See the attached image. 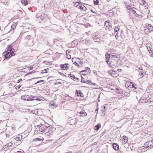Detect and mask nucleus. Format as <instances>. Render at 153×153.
<instances>
[{"label":"nucleus","instance_id":"54","mask_svg":"<svg viewBox=\"0 0 153 153\" xmlns=\"http://www.w3.org/2000/svg\"><path fill=\"white\" fill-rule=\"evenodd\" d=\"M117 71L119 72H121L122 71V70L120 69H117Z\"/></svg>","mask_w":153,"mask_h":153},{"label":"nucleus","instance_id":"31","mask_svg":"<svg viewBox=\"0 0 153 153\" xmlns=\"http://www.w3.org/2000/svg\"><path fill=\"white\" fill-rule=\"evenodd\" d=\"M126 4V8L127 9H128L130 10L129 12H130L131 11V10H132L133 9H134V8H132L131 6L129 5H127L126 4Z\"/></svg>","mask_w":153,"mask_h":153},{"label":"nucleus","instance_id":"30","mask_svg":"<svg viewBox=\"0 0 153 153\" xmlns=\"http://www.w3.org/2000/svg\"><path fill=\"white\" fill-rule=\"evenodd\" d=\"M21 2L22 4H24L25 5H27L28 3V2L27 0H21Z\"/></svg>","mask_w":153,"mask_h":153},{"label":"nucleus","instance_id":"55","mask_svg":"<svg viewBox=\"0 0 153 153\" xmlns=\"http://www.w3.org/2000/svg\"><path fill=\"white\" fill-rule=\"evenodd\" d=\"M82 62L81 61V59H80V60L79 62V63L80 64H81Z\"/></svg>","mask_w":153,"mask_h":153},{"label":"nucleus","instance_id":"20","mask_svg":"<svg viewBox=\"0 0 153 153\" xmlns=\"http://www.w3.org/2000/svg\"><path fill=\"white\" fill-rule=\"evenodd\" d=\"M131 90L134 91V92L137 93L140 92V88L138 87L137 85L136 84L135 85L134 88H132Z\"/></svg>","mask_w":153,"mask_h":153},{"label":"nucleus","instance_id":"3","mask_svg":"<svg viewBox=\"0 0 153 153\" xmlns=\"http://www.w3.org/2000/svg\"><path fill=\"white\" fill-rule=\"evenodd\" d=\"M45 134L47 136H50L52 135L53 134V127L48 126L46 127L45 129Z\"/></svg>","mask_w":153,"mask_h":153},{"label":"nucleus","instance_id":"32","mask_svg":"<svg viewBox=\"0 0 153 153\" xmlns=\"http://www.w3.org/2000/svg\"><path fill=\"white\" fill-rule=\"evenodd\" d=\"M85 43L87 45H90L92 43V42L91 41H90L89 40H85Z\"/></svg>","mask_w":153,"mask_h":153},{"label":"nucleus","instance_id":"42","mask_svg":"<svg viewBox=\"0 0 153 153\" xmlns=\"http://www.w3.org/2000/svg\"><path fill=\"white\" fill-rule=\"evenodd\" d=\"M116 91H117V92H118V93L120 94H121V93H122V92L120 91H119V90H120V89L118 88H117L116 89Z\"/></svg>","mask_w":153,"mask_h":153},{"label":"nucleus","instance_id":"57","mask_svg":"<svg viewBox=\"0 0 153 153\" xmlns=\"http://www.w3.org/2000/svg\"><path fill=\"white\" fill-rule=\"evenodd\" d=\"M100 96H99L98 98H97V100H98V102H100V100H99V98H100Z\"/></svg>","mask_w":153,"mask_h":153},{"label":"nucleus","instance_id":"2","mask_svg":"<svg viewBox=\"0 0 153 153\" xmlns=\"http://www.w3.org/2000/svg\"><path fill=\"white\" fill-rule=\"evenodd\" d=\"M15 128L13 126L9 127L6 129V136L7 137L12 138L15 133Z\"/></svg>","mask_w":153,"mask_h":153},{"label":"nucleus","instance_id":"17","mask_svg":"<svg viewBox=\"0 0 153 153\" xmlns=\"http://www.w3.org/2000/svg\"><path fill=\"white\" fill-rule=\"evenodd\" d=\"M111 57V60H114L115 61H119L120 58V55H115V56H113Z\"/></svg>","mask_w":153,"mask_h":153},{"label":"nucleus","instance_id":"56","mask_svg":"<svg viewBox=\"0 0 153 153\" xmlns=\"http://www.w3.org/2000/svg\"><path fill=\"white\" fill-rule=\"evenodd\" d=\"M12 145V143H10L8 144V145L9 146H11Z\"/></svg>","mask_w":153,"mask_h":153},{"label":"nucleus","instance_id":"24","mask_svg":"<svg viewBox=\"0 0 153 153\" xmlns=\"http://www.w3.org/2000/svg\"><path fill=\"white\" fill-rule=\"evenodd\" d=\"M38 98H37L36 96H30V98H29L30 101H32L34 100H39Z\"/></svg>","mask_w":153,"mask_h":153},{"label":"nucleus","instance_id":"38","mask_svg":"<svg viewBox=\"0 0 153 153\" xmlns=\"http://www.w3.org/2000/svg\"><path fill=\"white\" fill-rule=\"evenodd\" d=\"M80 59L78 58H73L72 59V62H73V61L75 60L77 62H79V61L80 60Z\"/></svg>","mask_w":153,"mask_h":153},{"label":"nucleus","instance_id":"36","mask_svg":"<svg viewBox=\"0 0 153 153\" xmlns=\"http://www.w3.org/2000/svg\"><path fill=\"white\" fill-rule=\"evenodd\" d=\"M43 139V138H35V139H33V140L34 141H40L42 140Z\"/></svg>","mask_w":153,"mask_h":153},{"label":"nucleus","instance_id":"26","mask_svg":"<svg viewBox=\"0 0 153 153\" xmlns=\"http://www.w3.org/2000/svg\"><path fill=\"white\" fill-rule=\"evenodd\" d=\"M122 140V143L123 144L126 143L128 141V137L126 136H124Z\"/></svg>","mask_w":153,"mask_h":153},{"label":"nucleus","instance_id":"47","mask_svg":"<svg viewBox=\"0 0 153 153\" xmlns=\"http://www.w3.org/2000/svg\"><path fill=\"white\" fill-rule=\"evenodd\" d=\"M21 86V85H19L18 86L16 87L15 88L16 90H18L19 89Z\"/></svg>","mask_w":153,"mask_h":153},{"label":"nucleus","instance_id":"6","mask_svg":"<svg viewBox=\"0 0 153 153\" xmlns=\"http://www.w3.org/2000/svg\"><path fill=\"white\" fill-rule=\"evenodd\" d=\"M109 52H110V54H108L107 53L106 54L107 55H109L110 56H115V55H119L117 53V51L114 49L109 50Z\"/></svg>","mask_w":153,"mask_h":153},{"label":"nucleus","instance_id":"28","mask_svg":"<svg viewBox=\"0 0 153 153\" xmlns=\"http://www.w3.org/2000/svg\"><path fill=\"white\" fill-rule=\"evenodd\" d=\"M101 127V126L100 124H98L95 126H94V129L97 131H98L99 129Z\"/></svg>","mask_w":153,"mask_h":153},{"label":"nucleus","instance_id":"52","mask_svg":"<svg viewBox=\"0 0 153 153\" xmlns=\"http://www.w3.org/2000/svg\"><path fill=\"white\" fill-rule=\"evenodd\" d=\"M32 74V72H29V73H28L27 74H26V75H25V76H26L27 75H28V74Z\"/></svg>","mask_w":153,"mask_h":153},{"label":"nucleus","instance_id":"49","mask_svg":"<svg viewBox=\"0 0 153 153\" xmlns=\"http://www.w3.org/2000/svg\"><path fill=\"white\" fill-rule=\"evenodd\" d=\"M59 84H62L61 82H56V83H54V85H58Z\"/></svg>","mask_w":153,"mask_h":153},{"label":"nucleus","instance_id":"50","mask_svg":"<svg viewBox=\"0 0 153 153\" xmlns=\"http://www.w3.org/2000/svg\"><path fill=\"white\" fill-rule=\"evenodd\" d=\"M22 80V79H18L17 81V83H18L19 82L21 81Z\"/></svg>","mask_w":153,"mask_h":153},{"label":"nucleus","instance_id":"43","mask_svg":"<svg viewBox=\"0 0 153 153\" xmlns=\"http://www.w3.org/2000/svg\"><path fill=\"white\" fill-rule=\"evenodd\" d=\"M131 12H132V13L134 14L135 16H137L136 14H135V13H136V11L135 10H131Z\"/></svg>","mask_w":153,"mask_h":153},{"label":"nucleus","instance_id":"22","mask_svg":"<svg viewBox=\"0 0 153 153\" xmlns=\"http://www.w3.org/2000/svg\"><path fill=\"white\" fill-rule=\"evenodd\" d=\"M112 146L113 148L115 150L117 151L119 149V146L117 143H113Z\"/></svg>","mask_w":153,"mask_h":153},{"label":"nucleus","instance_id":"62","mask_svg":"<svg viewBox=\"0 0 153 153\" xmlns=\"http://www.w3.org/2000/svg\"><path fill=\"white\" fill-rule=\"evenodd\" d=\"M66 153H72V152H66Z\"/></svg>","mask_w":153,"mask_h":153},{"label":"nucleus","instance_id":"35","mask_svg":"<svg viewBox=\"0 0 153 153\" xmlns=\"http://www.w3.org/2000/svg\"><path fill=\"white\" fill-rule=\"evenodd\" d=\"M79 113L80 114L82 115V116H85L87 115V113L83 111H80Z\"/></svg>","mask_w":153,"mask_h":153},{"label":"nucleus","instance_id":"9","mask_svg":"<svg viewBox=\"0 0 153 153\" xmlns=\"http://www.w3.org/2000/svg\"><path fill=\"white\" fill-rule=\"evenodd\" d=\"M37 127L38 128L40 132H42L44 133L45 131V129L46 127L45 125L42 124L37 126Z\"/></svg>","mask_w":153,"mask_h":153},{"label":"nucleus","instance_id":"37","mask_svg":"<svg viewBox=\"0 0 153 153\" xmlns=\"http://www.w3.org/2000/svg\"><path fill=\"white\" fill-rule=\"evenodd\" d=\"M84 8H85V9H86V8L84 6L79 5V8L81 10H83Z\"/></svg>","mask_w":153,"mask_h":153},{"label":"nucleus","instance_id":"59","mask_svg":"<svg viewBox=\"0 0 153 153\" xmlns=\"http://www.w3.org/2000/svg\"><path fill=\"white\" fill-rule=\"evenodd\" d=\"M139 69L140 70H142V68L141 67H140L139 68Z\"/></svg>","mask_w":153,"mask_h":153},{"label":"nucleus","instance_id":"10","mask_svg":"<svg viewBox=\"0 0 153 153\" xmlns=\"http://www.w3.org/2000/svg\"><path fill=\"white\" fill-rule=\"evenodd\" d=\"M114 35L116 38L117 39L118 37V32L120 30L119 26H116L114 28Z\"/></svg>","mask_w":153,"mask_h":153},{"label":"nucleus","instance_id":"63","mask_svg":"<svg viewBox=\"0 0 153 153\" xmlns=\"http://www.w3.org/2000/svg\"><path fill=\"white\" fill-rule=\"evenodd\" d=\"M135 14H136V15H137L136 16H139V15H138L136 13H135Z\"/></svg>","mask_w":153,"mask_h":153},{"label":"nucleus","instance_id":"41","mask_svg":"<svg viewBox=\"0 0 153 153\" xmlns=\"http://www.w3.org/2000/svg\"><path fill=\"white\" fill-rule=\"evenodd\" d=\"M48 70V69H44L43 70H42L41 73L42 74L45 73H47V70Z\"/></svg>","mask_w":153,"mask_h":153},{"label":"nucleus","instance_id":"1","mask_svg":"<svg viewBox=\"0 0 153 153\" xmlns=\"http://www.w3.org/2000/svg\"><path fill=\"white\" fill-rule=\"evenodd\" d=\"M105 56L106 62L110 67L114 68L118 66V61H115L114 60H110V61H109L110 56L109 55H107L106 54Z\"/></svg>","mask_w":153,"mask_h":153},{"label":"nucleus","instance_id":"40","mask_svg":"<svg viewBox=\"0 0 153 153\" xmlns=\"http://www.w3.org/2000/svg\"><path fill=\"white\" fill-rule=\"evenodd\" d=\"M94 4L95 5H98L99 4V0H96V1H94Z\"/></svg>","mask_w":153,"mask_h":153},{"label":"nucleus","instance_id":"8","mask_svg":"<svg viewBox=\"0 0 153 153\" xmlns=\"http://www.w3.org/2000/svg\"><path fill=\"white\" fill-rule=\"evenodd\" d=\"M105 26L106 27V28L109 30H111L112 29L111 24V23L108 21L105 22Z\"/></svg>","mask_w":153,"mask_h":153},{"label":"nucleus","instance_id":"46","mask_svg":"<svg viewBox=\"0 0 153 153\" xmlns=\"http://www.w3.org/2000/svg\"><path fill=\"white\" fill-rule=\"evenodd\" d=\"M94 41H95L97 42H98L99 41V39H97L96 37H95L94 38Z\"/></svg>","mask_w":153,"mask_h":153},{"label":"nucleus","instance_id":"53","mask_svg":"<svg viewBox=\"0 0 153 153\" xmlns=\"http://www.w3.org/2000/svg\"><path fill=\"white\" fill-rule=\"evenodd\" d=\"M26 37L27 39H29L30 38V35H28Z\"/></svg>","mask_w":153,"mask_h":153},{"label":"nucleus","instance_id":"25","mask_svg":"<svg viewBox=\"0 0 153 153\" xmlns=\"http://www.w3.org/2000/svg\"><path fill=\"white\" fill-rule=\"evenodd\" d=\"M69 76H70L69 77L71 78L72 79L74 80L75 81L79 80V79L77 77H76L74 75H72L70 74Z\"/></svg>","mask_w":153,"mask_h":153},{"label":"nucleus","instance_id":"33","mask_svg":"<svg viewBox=\"0 0 153 153\" xmlns=\"http://www.w3.org/2000/svg\"><path fill=\"white\" fill-rule=\"evenodd\" d=\"M81 82H82L85 83L90 84H91V81H89V80H87V81H84V80H82V79L81 80Z\"/></svg>","mask_w":153,"mask_h":153},{"label":"nucleus","instance_id":"7","mask_svg":"<svg viewBox=\"0 0 153 153\" xmlns=\"http://www.w3.org/2000/svg\"><path fill=\"white\" fill-rule=\"evenodd\" d=\"M5 59H7L11 57L12 56L14 55V54L10 53L8 51H5L3 53Z\"/></svg>","mask_w":153,"mask_h":153},{"label":"nucleus","instance_id":"15","mask_svg":"<svg viewBox=\"0 0 153 153\" xmlns=\"http://www.w3.org/2000/svg\"><path fill=\"white\" fill-rule=\"evenodd\" d=\"M74 112L69 110H67L65 112V114L69 116H71L74 115Z\"/></svg>","mask_w":153,"mask_h":153},{"label":"nucleus","instance_id":"11","mask_svg":"<svg viewBox=\"0 0 153 153\" xmlns=\"http://www.w3.org/2000/svg\"><path fill=\"white\" fill-rule=\"evenodd\" d=\"M153 140H149L146 143L148 145L146 148H148V149H151L153 146Z\"/></svg>","mask_w":153,"mask_h":153},{"label":"nucleus","instance_id":"61","mask_svg":"<svg viewBox=\"0 0 153 153\" xmlns=\"http://www.w3.org/2000/svg\"><path fill=\"white\" fill-rule=\"evenodd\" d=\"M91 12H93V13H95V12H94L93 11V10H91Z\"/></svg>","mask_w":153,"mask_h":153},{"label":"nucleus","instance_id":"13","mask_svg":"<svg viewBox=\"0 0 153 153\" xmlns=\"http://www.w3.org/2000/svg\"><path fill=\"white\" fill-rule=\"evenodd\" d=\"M47 15L45 13H42L41 15H40L39 14H37L36 17L37 18L39 17L41 19V20L44 19L47 17Z\"/></svg>","mask_w":153,"mask_h":153},{"label":"nucleus","instance_id":"34","mask_svg":"<svg viewBox=\"0 0 153 153\" xmlns=\"http://www.w3.org/2000/svg\"><path fill=\"white\" fill-rule=\"evenodd\" d=\"M76 92L78 93V96H80L81 97H84L83 94L81 92V91L79 90V93H78V91L76 90Z\"/></svg>","mask_w":153,"mask_h":153},{"label":"nucleus","instance_id":"27","mask_svg":"<svg viewBox=\"0 0 153 153\" xmlns=\"http://www.w3.org/2000/svg\"><path fill=\"white\" fill-rule=\"evenodd\" d=\"M151 46H152V45H151L150 44H147L146 45V47H147L148 51H149V53H150V51H151V52H152L151 50Z\"/></svg>","mask_w":153,"mask_h":153},{"label":"nucleus","instance_id":"29","mask_svg":"<svg viewBox=\"0 0 153 153\" xmlns=\"http://www.w3.org/2000/svg\"><path fill=\"white\" fill-rule=\"evenodd\" d=\"M66 53L67 55V58L68 59H70L71 58V55L70 54V51L67 50L66 51Z\"/></svg>","mask_w":153,"mask_h":153},{"label":"nucleus","instance_id":"19","mask_svg":"<svg viewBox=\"0 0 153 153\" xmlns=\"http://www.w3.org/2000/svg\"><path fill=\"white\" fill-rule=\"evenodd\" d=\"M30 96L28 95H25L21 96V98L22 100L26 101H30Z\"/></svg>","mask_w":153,"mask_h":153},{"label":"nucleus","instance_id":"18","mask_svg":"<svg viewBox=\"0 0 153 153\" xmlns=\"http://www.w3.org/2000/svg\"><path fill=\"white\" fill-rule=\"evenodd\" d=\"M69 65V64L67 63H65L64 64H62L60 65V67L61 69L63 70H68L69 68V66H68V65Z\"/></svg>","mask_w":153,"mask_h":153},{"label":"nucleus","instance_id":"16","mask_svg":"<svg viewBox=\"0 0 153 153\" xmlns=\"http://www.w3.org/2000/svg\"><path fill=\"white\" fill-rule=\"evenodd\" d=\"M7 50L10 53L14 54V49L13 48L12 45L11 44L8 46Z\"/></svg>","mask_w":153,"mask_h":153},{"label":"nucleus","instance_id":"44","mask_svg":"<svg viewBox=\"0 0 153 153\" xmlns=\"http://www.w3.org/2000/svg\"><path fill=\"white\" fill-rule=\"evenodd\" d=\"M101 112H102V115H104L105 114V110H104L103 109L101 111Z\"/></svg>","mask_w":153,"mask_h":153},{"label":"nucleus","instance_id":"12","mask_svg":"<svg viewBox=\"0 0 153 153\" xmlns=\"http://www.w3.org/2000/svg\"><path fill=\"white\" fill-rule=\"evenodd\" d=\"M78 120L76 118L73 119H71L70 120V121L69 122V124L70 125H75L76 124V123H77L78 122Z\"/></svg>","mask_w":153,"mask_h":153},{"label":"nucleus","instance_id":"4","mask_svg":"<svg viewBox=\"0 0 153 153\" xmlns=\"http://www.w3.org/2000/svg\"><path fill=\"white\" fill-rule=\"evenodd\" d=\"M153 31V26L149 24H146L145 25L144 31L146 34H147Z\"/></svg>","mask_w":153,"mask_h":153},{"label":"nucleus","instance_id":"5","mask_svg":"<svg viewBox=\"0 0 153 153\" xmlns=\"http://www.w3.org/2000/svg\"><path fill=\"white\" fill-rule=\"evenodd\" d=\"M135 85L133 82H131L129 81L126 82L125 87L129 89H131V90L132 88H134Z\"/></svg>","mask_w":153,"mask_h":153},{"label":"nucleus","instance_id":"64","mask_svg":"<svg viewBox=\"0 0 153 153\" xmlns=\"http://www.w3.org/2000/svg\"><path fill=\"white\" fill-rule=\"evenodd\" d=\"M98 108H97L96 109V110H95V111H98Z\"/></svg>","mask_w":153,"mask_h":153},{"label":"nucleus","instance_id":"60","mask_svg":"<svg viewBox=\"0 0 153 153\" xmlns=\"http://www.w3.org/2000/svg\"><path fill=\"white\" fill-rule=\"evenodd\" d=\"M103 108H104V109H103L105 111H106V109L105 108H106V107L105 106H104L103 107Z\"/></svg>","mask_w":153,"mask_h":153},{"label":"nucleus","instance_id":"45","mask_svg":"<svg viewBox=\"0 0 153 153\" xmlns=\"http://www.w3.org/2000/svg\"><path fill=\"white\" fill-rule=\"evenodd\" d=\"M44 81V80H40L39 81H37L36 83H35V84H36L39 83V82H43Z\"/></svg>","mask_w":153,"mask_h":153},{"label":"nucleus","instance_id":"14","mask_svg":"<svg viewBox=\"0 0 153 153\" xmlns=\"http://www.w3.org/2000/svg\"><path fill=\"white\" fill-rule=\"evenodd\" d=\"M90 69L88 67H87L85 68V70L81 71V73H82V74H87L90 73Z\"/></svg>","mask_w":153,"mask_h":153},{"label":"nucleus","instance_id":"51","mask_svg":"<svg viewBox=\"0 0 153 153\" xmlns=\"http://www.w3.org/2000/svg\"><path fill=\"white\" fill-rule=\"evenodd\" d=\"M144 76L143 75V73L142 72H141V75H140V76L141 77H143Z\"/></svg>","mask_w":153,"mask_h":153},{"label":"nucleus","instance_id":"23","mask_svg":"<svg viewBox=\"0 0 153 153\" xmlns=\"http://www.w3.org/2000/svg\"><path fill=\"white\" fill-rule=\"evenodd\" d=\"M127 35V33L126 32H124L122 30L120 33V36L123 39H124L125 38Z\"/></svg>","mask_w":153,"mask_h":153},{"label":"nucleus","instance_id":"21","mask_svg":"<svg viewBox=\"0 0 153 153\" xmlns=\"http://www.w3.org/2000/svg\"><path fill=\"white\" fill-rule=\"evenodd\" d=\"M14 139L17 141H20L22 139V135L18 134L16 137H14Z\"/></svg>","mask_w":153,"mask_h":153},{"label":"nucleus","instance_id":"58","mask_svg":"<svg viewBox=\"0 0 153 153\" xmlns=\"http://www.w3.org/2000/svg\"><path fill=\"white\" fill-rule=\"evenodd\" d=\"M91 85H96V84L95 83H91Z\"/></svg>","mask_w":153,"mask_h":153},{"label":"nucleus","instance_id":"39","mask_svg":"<svg viewBox=\"0 0 153 153\" xmlns=\"http://www.w3.org/2000/svg\"><path fill=\"white\" fill-rule=\"evenodd\" d=\"M73 62L75 65L77 66V67L79 66V65L78 64V62L75 60L73 61Z\"/></svg>","mask_w":153,"mask_h":153},{"label":"nucleus","instance_id":"48","mask_svg":"<svg viewBox=\"0 0 153 153\" xmlns=\"http://www.w3.org/2000/svg\"><path fill=\"white\" fill-rule=\"evenodd\" d=\"M59 74H60V75H62V76H65V74H64L63 73H61V72H59Z\"/></svg>","mask_w":153,"mask_h":153}]
</instances>
